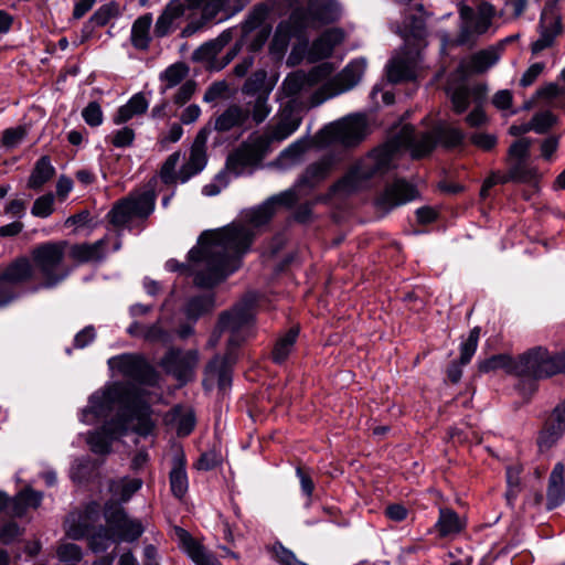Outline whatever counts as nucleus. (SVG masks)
Instances as JSON below:
<instances>
[{"label": "nucleus", "mask_w": 565, "mask_h": 565, "mask_svg": "<svg viewBox=\"0 0 565 565\" xmlns=\"http://www.w3.org/2000/svg\"><path fill=\"white\" fill-rule=\"evenodd\" d=\"M298 201L295 190H287L266 200L263 204L245 212L248 224L233 222L222 228L203 232L196 246L190 249V257L198 260L201 269L198 284L217 285L241 266V259L253 243L252 227L267 224L274 216L277 205L291 206Z\"/></svg>", "instance_id": "nucleus-1"}, {"label": "nucleus", "mask_w": 565, "mask_h": 565, "mask_svg": "<svg viewBox=\"0 0 565 565\" xmlns=\"http://www.w3.org/2000/svg\"><path fill=\"white\" fill-rule=\"evenodd\" d=\"M465 134L457 127L440 124L433 131L416 132L411 125H404L401 130L383 146L374 149L361 159L332 188L335 193L349 194L364 186V183L375 175H382L395 167L402 151H408L414 159H419L440 142L446 148L460 146Z\"/></svg>", "instance_id": "nucleus-2"}, {"label": "nucleus", "mask_w": 565, "mask_h": 565, "mask_svg": "<svg viewBox=\"0 0 565 565\" xmlns=\"http://www.w3.org/2000/svg\"><path fill=\"white\" fill-rule=\"evenodd\" d=\"M340 17L341 8L335 0H309L306 7L294 8L288 19L278 23L271 47L284 52L291 38L307 43L310 31L333 23Z\"/></svg>", "instance_id": "nucleus-3"}, {"label": "nucleus", "mask_w": 565, "mask_h": 565, "mask_svg": "<svg viewBox=\"0 0 565 565\" xmlns=\"http://www.w3.org/2000/svg\"><path fill=\"white\" fill-rule=\"evenodd\" d=\"M399 34L406 46L393 56L386 66L387 79L392 83L411 81L416 76L420 62V47L426 45L425 38L427 35L423 6H417L406 12Z\"/></svg>", "instance_id": "nucleus-4"}, {"label": "nucleus", "mask_w": 565, "mask_h": 565, "mask_svg": "<svg viewBox=\"0 0 565 565\" xmlns=\"http://www.w3.org/2000/svg\"><path fill=\"white\" fill-rule=\"evenodd\" d=\"M66 247L65 241H49L31 249L35 271L42 278L41 288H54L70 276L72 268L65 263Z\"/></svg>", "instance_id": "nucleus-5"}, {"label": "nucleus", "mask_w": 565, "mask_h": 565, "mask_svg": "<svg viewBox=\"0 0 565 565\" xmlns=\"http://www.w3.org/2000/svg\"><path fill=\"white\" fill-rule=\"evenodd\" d=\"M459 23L456 44L472 47L479 39L488 33L493 24L495 17H502L503 12H498L495 7L488 2H480L477 8L466 3L459 4Z\"/></svg>", "instance_id": "nucleus-6"}, {"label": "nucleus", "mask_w": 565, "mask_h": 565, "mask_svg": "<svg viewBox=\"0 0 565 565\" xmlns=\"http://www.w3.org/2000/svg\"><path fill=\"white\" fill-rule=\"evenodd\" d=\"M516 364L518 376L534 381L548 379L565 373V351L553 353L544 347H534L520 354Z\"/></svg>", "instance_id": "nucleus-7"}, {"label": "nucleus", "mask_w": 565, "mask_h": 565, "mask_svg": "<svg viewBox=\"0 0 565 565\" xmlns=\"http://www.w3.org/2000/svg\"><path fill=\"white\" fill-rule=\"evenodd\" d=\"M366 68L364 58L350 62L339 74L331 75L310 96V106L317 107L326 100L352 89L361 81Z\"/></svg>", "instance_id": "nucleus-8"}, {"label": "nucleus", "mask_w": 565, "mask_h": 565, "mask_svg": "<svg viewBox=\"0 0 565 565\" xmlns=\"http://www.w3.org/2000/svg\"><path fill=\"white\" fill-rule=\"evenodd\" d=\"M156 195L152 191L130 194L118 201L107 217L115 227H130L135 220H146L154 210Z\"/></svg>", "instance_id": "nucleus-9"}, {"label": "nucleus", "mask_w": 565, "mask_h": 565, "mask_svg": "<svg viewBox=\"0 0 565 565\" xmlns=\"http://www.w3.org/2000/svg\"><path fill=\"white\" fill-rule=\"evenodd\" d=\"M255 298L246 297L231 311L221 315L218 320L220 332L228 331L230 347H238L249 334L254 312Z\"/></svg>", "instance_id": "nucleus-10"}, {"label": "nucleus", "mask_w": 565, "mask_h": 565, "mask_svg": "<svg viewBox=\"0 0 565 565\" xmlns=\"http://www.w3.org/2000/svg\"><path fill=\"white\" fill-rule=\"evenodd\" d=\"M333 72V64L324 62L307 73L302 71L291 73L284 79L280 90L286 97L291 98L308 94L316 86L320 87Z\"/></svg>", "instance_id": "nucleus-11"}, {"label": "nucleus", "mask_w": 565, "mask_h": 565, "mask_svg": "<svg viewBox=\"0 0 565 565\" xmlns=\"http://www.w3.org/2000/svg\"><path fill=\"white\" fill-rule=\"evenodd\" d=\"M124 387L115 383L105 386L103 390L90 395L88 405L82 411L81 420L84 424L93 425L100 419L107 418L116 405L122 401Z\"/></svg>", "instance_id": "nucleus-12"}, {"label": "nucleus", "mask_w": 565, "mask_h": 565, "mask_svg": "<svg viewBox=\"0 0 565 565\" xmlns=\"http://www.w3.org/2000/svg\"><path fill=\"white\" fill-rule=\"evenodd\" d=\"M105 520L116 542H132L141 536L143 527L140 521L130 519L122 507L108 502L105 505Z\"/></svg>", "instance_id": "nucleus-13"}, {"label": "nucleus", "mask_w": 565, "mask_h": 565, "mask_svg": "<svg viewBox=\"0 0 565 565\" xmlns=\"http://www.w3.org/2000/svg\"><path fill=\"white\" fill-rule=\"evenodd\" d=\"M198 362L199 353L196 350L184 352L179 349H170L162 358L160 365L181 384H185L194 377Z\"/></svg>", "instance_id": "nucleus-14"}, {"label": "nucleus", "mask_w": 565, "mask_h": 565, "mask_svg": "<svg viewBox=\"0 0 565 565\" xmlns=\"http://www.w3.org/2000/svg\"><path fill=\"white\" fill-rule=\"evenodd\" d=\"M108 366L119 375L137 382H148L152 375L151 366L139 355L120 354L108 360Z\"/></svg>", "instance_id": "nucleus-15"}, {"label": "nucleus", "mask_w": 565, "mask_h": 565, "mask_svg": "<svg viewBox=\"0 0 565 565\" xmlns=\"http://www.w3.org/2000/svg\"><path fill=\"white\" fill-rule=\"evenodd\" d=\"M418 195L416 188L405 180H395L388 184L375 199V206L383 212L406 204Z\"/></svg>", "instance_id": "nucleus-16"}, {"label": "nucleus", "mask_w": 565, "mask_h": 565, "mask_svg": "<svg viewBox=\"0 0 565 565\" xmlns=\"http://www.w3.org/2000/svg\"><path fill=\"white\" fill-rule=\"evenodd\" d=\"M365 130V120L361 116L345 118L326 128V132L331 139L343 146L359 143L363 139Z\"/></svg>", "instance_id": "nucleus-17"}, {"label": "nucleus", "mask_w": 565, "mask_h": 565, "mask_svg": "<svg viewBox=\"0 0 565 565\" xmlns=\"http://www.w3.org/2000/svg\"><path fill=\"white\" fill-rule=\"evenodd\" d=\"M210 131V128L204 127L198 132L190 149L189 158L181 166V183H185L205 168L207 163L206 142Z\"/></svg>", "instance_id": "nucleus-18"}, {"label": "nucleus", "mask_w": 565, "mask_h": 565, "mask_svg": "<svg viewBox=\"0 0 565 565\" xmlns=\"http://www.w3.org/2000/svg\"><path fill=\"white\" fill-rule=\"evenodd\" d=\"M126 430V420L118 417L105 423L100 429L88 433L86 441L94 454L106 455L110 452L113 440Z\"/></svg>", "instance_id": "nucleus-19"}, {"label": "nucleus", "mask_w": 565, "mask_h": 565, "mask_svg": "<svg viewBox=\"0 0 565 565\" xmlns=\"http://www.w3.org/2000/svg\"><path fill=\"white\" fill-rule=\"evenodd\" d=\"M301 117L291 103H287L278 114L276 124L268 126L267 137L270 141H282L298 130Z\"/></svg>", "instance_id": "nucleus-20"}, {"label": "nucleus", "mask_w": 565, "mask_h": 565, "mask_svg": "<svg viewBox=\"0 0 565 565\" xmlns=\"http://www.w3.org/2000/svg\"><path fill=\"white\" fill-rule=\"evenodd\" d=\"M565 434V399L552 412L544 427L540 431L537 444L541 449L554 446Z\"/></svg>", "instance_id": "nucleus-21"}, {"label": "nucleus", "mask_w": 565, "mask_h": 565, "mask_svg": "<svg viewBox=\"0 0 565 565\" xmlns=\"http://www.w3.org/2000/svg\"><path fill=\"white\" fill-rule=\"evenodd\" d=\"M344 40V32L340 28H331L313 40L308 50V60L318 62L332 55L335 46Z\"/></svg>", "instance_id": "nucleus-22"}, {"label": "nucleus", "mask_w": 565, "mask_h": 565, "mask_svg": "<svg viewBox=\"0 0 565 565\" xmlns=\"http://www.w3.org/2000/svg\"><path fill=\"white\" fill-rule=\"evenodd\" d=\"M184 13L185 4L182 0H170L154 23L156 38H164L172 33Z\"/></svg>", "instance_id": "nucleus-23"}, {"label": "nucleus", "mask_w": 565, "mask_h": 565, "mask_svg": "<svg viewBox=\"0 0 565 565\" xmlns=\"http://www.w3.org/2000/svg\"><path fill=\"white\" fill-rule=\"evenodd\" d=\"M334 164L335 159L332 156H324L309 164L292 190L297 193V189L301 186H308L310 189L317 186L329 177Z\"/></svg>", "instance_id": "nucleus-24"}, {"label": "nucleus", "mask_w": 565, "mask_h": 565, "mask_svg": "<svg viewBox=\"0 0 565 565\" xmlns=\"http://www.w3.org/2000/svg\"><path fill=\"white\" fill-rule=\"evenodd\" d=\"M446 94L457 114H462L468 109L472 97L479 99L482 96L481 89L471 88L463 81L449 82L446 86Z\"/></svg>", "instance_id": "nucleus-25"}, {"label": "nucleus", "mask_w": 565, "mask_h": 565, "mask_svg": "<svg viewBox=\"0 0 565 565\" xmlns=\"http://www.w3.org/2000/svg\"><path fill=\"white\" fill-rule=\"evenodd\" d=\"M561 33V21L553 12L543 11L540 20V38L532 43V53L537 54L552 46Z\"/></svg>", "instance_id": "nucleus-26"}, {"label": "nucleus", "mask_w": 565, "mask_h": 565, "mask_svg": "<svg viewBox=\"0 0 565 565\" xmlns=\"http://www.w3.org/2000/svg\"><path fill=\"white\" fill-rule=\"evenodd\" d=\"M565 501V466L563 462L555 463L550 478L546 491V507L553 510Z\"/></svg>", "instance_id": "nucleus-27"}, {"label": "nucleus", "mask_w": 565, "mask_h": 565, "mask_svg": "<svg viewBox=\"0 0 565 565\" xmlns=\"http://www.w3.org/2000/svg\"><path fill=\"white\" fill-rule=\"evenodd\" d=\"M467 526L465 518L449 508H440L439 516L435 523V529L441 539L455 537L459 535Z\"/></svg>", "instance_id": "nucleus-28"}, {"label": "nucleus", "mask_w": 565, "mask_h": 565, "mask_svg": "<svg viewBox=\"0 0 565 565\" xmlns=\"http://www.w3.org/2000/svg\"><path fill=\"white\" fill-rule=\"evenodd\" d=\"M35 273L32 259L23 256L11 262L0 275L13 286L32 280Z\"/></svg>", "instance_id": "nucleus-29"}, {"label": "nucleus", "mask_w": 565, "mask_h": 565, "mask_svg": "<svg viewBox=\"0 0 565 565\" xmlns=\"http://www.w3.org/2000/svg\"><path fill=\"white\" fill-rule=\"evenodd\" d=\"M185 456L183 451H178L172 458V469L169 473V481L172 494L182 499L189 489V480L185 470Z\"/></svg>", "instance_id": "nucleus-30"}, {"label": "nucleus", "mask_w": 565, "mask_h": 565, "mask_svg": "<svg viewBox=\"0 0 565 565\" xmlns=\"http://www.w3.org/2000/svg\"><path fill=\"white\" fill-rule=\"evenodd\" d=\"M120 14L119 4L115 1L100 6L82 29V39L79 43L88 40L95 28L106 25L111 19Z\"/></svg>", "instance_id": "nucleus-31"}, {"label": "nucleus", "mask_w": 565, "mask_h": 565, "mask_svg": "<svg viewBox=\"0 0 565 565\" xmlns=\"http://www.w3.org/2000/svg\"><path fill=\"white\" fill-rule=\"evenodd\" d=\"M177 534L182 547L196 565H218L217 559L207 553L185 530L178 527Z\"/></svg>", "instance_id": "nucleus-32"}, {"label": "nucleus", "mask_w": 565, "mask_h": 565, "mask_svg": "<svg viewBox=\"0 0 565 565\" xmlns=\"http://www.w3.org/2000/svg\"><path fill=\"white\" fill-rule=\"evenodd\" d=\"M152 22L153 19L151 13H145L134 21L130 31V42L136 50H149L152 40L150 34Z\"/></svg>", "instance_id": "nucleus-33"}, {"label": "nucleus", "mask_w": 565, "mask_h": 565, "mask_svg": "<svg viewBox=\"0 0 565 565\" xmlns=\"http://www.w3.org/2000/svg\"><path fill=\"white\" fill-rule=\"evenodd\" d=\"M247 119L248 111L244 110V108L237 104H232L215 118L214 129L226 132L244 126Z\"/></svg>", "instance_id": "nucleus-34"}, {"label": "nucleus", "mask_w": 565, "mask_h": 565, "mask_svg": "<svg viewBox=\"0 0 565 565\" xmlns=\"http://www.w3.org/2000/svg\"><path fill=\"white\" fill-rule=\"evenodd\" d=\"M105 239L95 243L75 244L70 249V256L77 263L99 262L104 258Z\"/></svg>", "instance_id": "nucleus-35"}, {"label": "nucleus", "mask_w": 565, "mask_h": 565, "mask_svg": "<svg viewBox=\"0 0 565 565\" xmlns=\"http://www.w3.org/2000/svg\"><path fill=\"white\" fill-rule=\"evenodd\" d=\"M149 103L142 93L135 94L125 105L119 107L114 116V122L121 125L129 121L135 116L143 114L148 109Z\"/></svg>", "instance_id": "nucleus-36"}, {"label": "nucleus", "mask_w": 565, "mask_h": 565, "mask_svg": "<svg viewBox=\"0 0 565 565\" xmlns=\"http://www.w3.org/2000/svg\"><path fill=\"white\" fill-rule=\"evenodd\" d=\"M55 174V168L51 163L47 156L41 157L34 164L33 170L28 179V188L39 191Z\"/></svg>", "instance_id": "nucleus-37"}, {"label": "nucleus", "mask_w": 565, "mask_h": 565, "mask_svg": "<svg viewBox=\"0 0 565 565\" xmlns=\"http://www.w3.org/2000/svg\"><path fill=\"white\" fill-rule=\"evenodd\" d=\"M269 95L270 89H267L256 96H250L252 99L246 103L244 110L248 111V117L250 116L256 125L264 122L271 113Z\"/></svg>", "instance_id": "nucleus-38"}, {"label": "nucleus", "mask_w": 565, "mask_h": 565, "mask_svg": "<svg viewBox=\"0 0 565 565\" xmlns=\"http://www.w3.org/2000/svg\"><path fill=\"white\" fill-rule=\"evenodd\" d=\"M207 381H216L220 390L222 391H225L227 387H230L232 377L224 359L215 356L209 362L205 367L204 383Z\"/></svg>", "instance_id": "nucleus-39"}, {"label": "nucleus", "mask_w": 565, "mask_h": 565, "mask_svg": "<svg viewBox=\"0 0 565 565\" xmlns=\"http://www.w3.org/2000/svg\"><path fill=\"white\" fill-rule=\"evenodd\" d=\"M167 418L175 427L179 436H188L195 426L193 411L182 406L173 407Z\"/></svg>", "instance_id": "nucleus-40"}, {"label": "nucleus", "mask_w": 565, "mask_h": 565, "mask_svg": "<svg viewBox=\"0 0 565 565\" xmlns=\"http://www.w3.org/2000/svg\"><path fill=\"white\" fill-rule=\"evenodd\" d=\"M478 367L481 373L504 370L505 373L518 376L516 358H513L509 354L492 355L483 361H480Z\"/></svg>", "instance_id": "nucleus-41"}, {"label": "nucleus", "mask_w": 565, "mask_h": 565, "mask_svg": "<svg viewBox=\"0 0 565 565\" xmlns=\"http://www.w3.org/2000/svg\"><path fill=\"white\" fill-rule=\"evenodd\" d=\"M298 334L299 329L291 328L285 334L277 339L271 352L273 361L275 363L281 364L288 359L289 354L294 350Z\"/></svg>", "instance_id": "nucleus-42"}, {"label": "nucleus", "mask_w": 565, "mask_h": 565, "mask_svg": "<svg viewBox=\"0 0 565 565\" xmlns=\"http://www.w3.org/2000/svg\"><path fill=\"white\" fill-rule=\"evenodd\" d=\"M500 60V53L494 47L481 50L471 55L468 64L469 71L473 73H484L495 65Z\"/></svg>", "instance_id": "nucleus-43"}, {"label": "nucleus", "mask_w": 565, "mask_h": 565, "mask_svg": "<svg viewBox=\"0 0 565 565\" xmlns=\"http://www.w3.org/2000/svg\"><path fill=\"white\" fill-rule=\"evenodd\" d=\"M142 486L139 478H121L114 480L109 484V491L113 497L121 502L128 501Z\"/></svg>", "instance_id": "nucleus-44"}, {"label": "nucleus", "mask_w": 565, "mask_h": 565, "mask_svg": "<svg viewBox=\"0 0 565 565\" xmlns=\"http://www.w3.org/2000/svg\"><path fill=\"white\" fill-rule=\"evenodd\" d=\"M181 159V152L175 151L171 153L162 163L159 171V178L166 185H174L181 182V168L178 170V166Z\"/></svg>", "instance_id": "nucleus-45"}, {"label": "nucleus", "mask_w": 565, "mask_h": 565, "mask_svg": "<svg viewBox=\"0 0 565 565\" xmlns=\"http://www.w3.org/2000/svg\"><path fill=\"white\" fill-rule=\"evenodd\" d=\"M268 14L269 8L266 4L255 6L241 24L242 35L246 38L253 31L262 28Z\"/></svg>", "instance_id": "nucleus-46"}, {"label": "nucleus", "mask_w": 565, "mask_h": 565, "mask_svg": "<svg viewBox=\"0 0 565 565\" xmlns=\"http://www.w3.org/2000/svg\"><path fill=\"white\" fill-rule=\"evenodd\" d=\"M509 163V174L512 182L531 183L537 179V172L534 168L526 164V161H514Z\"/></svg>", "instance_id": "nucleus-47"}, {"label": "nucleus", "mask_w": 565, "mask_h": 565, "mask_svg": "<svg viewBox=\"0 0 565 565\" xmlns=\"http://www.w3.org/2000/svg\"><path fill=\"white\" fill-rule=\"evenodd\" d=\"M188 75V67L183 63H175L170 65L161 75L160 79L164 83L161 92L166 93L168 89L179 85Z\"/></svg>", "instance_id": "nucleus-48"}, {"label": "nucleus", "mask_w": 565, "mask_h": 565, "mask_svg": "<svg viewBox=\"0 0 565 565\" xmlns=\"http://www.w3.org/2000/svg\"><path fill=\"white\" fill-rule=\"evenodd\" d=\"M267 73L264 70L254 72L244 83L242 87L243 94L247 96H256L260 92L273 89L271 86H266Z\"/></svg>", "instance_id": "nucleus-49"}, {"label": "nucleus", "mask_w": 565, "mask_h": 565, "mask_svg": "<svg viewBox=\"0 0 565 565\" xmlns=\"http://www.w3.org/2000/svg\"><path fill=\"white\" fill-rule=\"evenodd\" d=\"M88 522L81 514L72 513L65 522L66 535L72 540H81L88 533Z\"/></svg>", "instance_id": "nucleus-50"}, {"label": "nucleus", "mask_w": 565, "mask_h": 565, "mask_svg": "<svg viewBox=\"0 0 565 565\" xmlns=\"http://www.w3.org/2000/svg\"><path fill=\"white\" fill-rule=\"evenodd\" d=\"M116 539L113 536L108 526H100L93 535L88 539L89 548L94 553L105 552Z\"/></svg>", "instance_id": "nucleus-51"}, {"label": "nucleus", "mask_w": 565, "mask_h": 565, "mask_svg": "<svg viewBox=\"0 0 565 565\" xmlns=\"http://www.w3.org/2000/svg\"><path fill=\"white\" fill-rule=\"evenodd\" d=\"M213 308V299L209 296L191 298L185 307V315L189 319L196 320Z\"/></svg>", "instance_id": "nucleus-52"}, {"label": "nucleus", "mask_w": 565, "mask_h": 565, "mask_svg": "<svg viewBox=\"0 0 565 565\" xmlns=\"http://www.w3.org/2000/svg\"><path fill=\"white\" fill-rule=\"evenodd\" d=\"M480 328L475 327L470 330L468 338L460 344V364H468L475 355L480 338Z\"/></svg>", "instance_id": "nucleus-53"}, {"label": "nucleus", "mask_w": 565, "mask_h": 565, "mask_svg": "<svg viewBox=\"0 0 565 565\" xmlns=\"http://www.w3.org/2000/svg\"><path fill=\"white\" fill-rule=\"evenodd\" d=\"M186 2L191 7H202V18L205 21H211L216 15L225 10L226 1L225 0H186Z\"/></svg>", "instance_id": "nucleus-54"}, {"label": "nucleus", "mask_w": 565, "mask_h": 565, "mask_svg": "<svg viewBox=\"0 0 565 565\" xmlns=\"http://www.w3.org/2000/svg\"><path fill=\"white\" fill-rule=\"evenodd\" d=\"M43 495L40 491H35L32 489H25L21 491L17 498V505H21V508H17L15 514L21 515L26 508H38L42 502Z\"/></svg>", "instance_id": "nucleus-55"}, {"label": "nucleus", "mask_w": 565, "mask_h": 565, "mask_svg": "<svg viewBox=\"0 0 565 565\" xmlns=\"http://www.w3.org/2000/svg\"><path fill=\"white\" fill-rule=\"evenodd\" d=\"M55 198L52 193L39 196L31 209V214L35 217L46 218L54 212Z\"/></svg>", "instance_id": "nucleus-56"}, {"label": "nucleus", "mask_w": 565, "mask_h": 565, "mask_svg": "<svg viewBox=\"0 0 565 565\" xmlns=\"http://www.w3.org/2000/svg\"><path fill=\"white\" fill-rule=\"evenodd\" d=\"M189 260H190L191 265L179 263L175 259H169L166 263V268L169 271H180L181 274H186V275L193 274L194 275V282H195V285H198L199 287H202V285L198 284V281H196L198 280V273L201 269V266L198 264V260L192 259L190 256H189ZM214 285L203 286V288H211Z\"/></svg>", "instance_id": "nucleus-57"}, {"label": "nucleus", "mask_w": 565, "mask_h": 565, "mask_svg": "<svg viewBox=\"0 0 565 565\" xmlns=\"http://www.w3.org/2000/svg\"><path fill=\"white\" fill-rule=\"evenodd\" d=\"M557 122V117L550 110L535 114L530 124L532 129L537 134H545Z\"/></svg>", "instance_id": "nucleus-58"}, {"label": "nucleus", "mask_w": 565, "mask_h": 565, "mask_svg": "<svg viewBox=\"0 0 565 565\" xmlns=\"http://www.w3.org/2000/svg\"><path fill=\"white\" fill-rule=\"evenodd\" d=\"M531 141L526 138L515 140L509 148L508 162L526 161Z\"/></svg>", "instance_id": "nucleus-59"}, {"label": "nucleus", "mask_w": 565, "mask_h": 565, "mask_svg": "<svg viewBox=\"0 0 565 565\" xmlns=\"http://www.w3.org/2000/svg\"><path fill=\"white\" fill-rule=\"evenodd\" d=\"M26 136V129L22 126L8 128L1 137V145L8 149L15 148Z\"/></svg>", "instance_id": "nucleus-60"}, {"label": "nucleus", "mask_w": 565, "mask_h": 565, "mask_svg": "<svg viewBox=\"0 0 565 565\" xmlns=\"http://www.w3.org/2000/svg\"><path fill=\"white\" fill-rule=\"evenodd\" d=\"M61 562H79L83 557L82 548L74 543H63L56 551Z\"/></svg>", "instance_id": "nucleus-61"}, {"label": "nucleus", "mask_w": 565, "mask_h": 565, "mask_svg": "<svg viewBox=\"0 0 565 565\" xmlns=\"http://www.w3.org/2000/svg\"><path fill=\"white\" fill-rule=\"evenodd\" d=\"M135 140V131L132 128L122 127L118 130L113 131L110 141L116 148H127L132 145Z\"/></svg>", "instance_id": "nucleus-62"}, {"label": "nucleus", "mask_w": 565, "mask_h": 565, "mask_svg": "<svg viewBox=\"0 0 565 565\" xmlns=\"http://www.w3.org/2000/svg\"><path fill=\"white\" fill-rule=\"evenodd\" d=\"M82 116L87 125L97 127L103 122V111L100 105L96 102H90L83 109Z\"/></svg>", "instance_id": "nucleus-63"}, {"label": "nucleus", "mask_w": 565, "mask_h": 565, "mask_svg": "<svg viewBox=\"0 0 565 565\" xmlns=\"http://www.w3.org/2000/svg\"><path fill=\"white\" fill-rule=\"evenodd\" d=\"M21 535L22 531L15 522H7L0 529V542L4 545L14 543Z\"/></svg>", "instance_id": "nucleus-64"}]
</instances>
